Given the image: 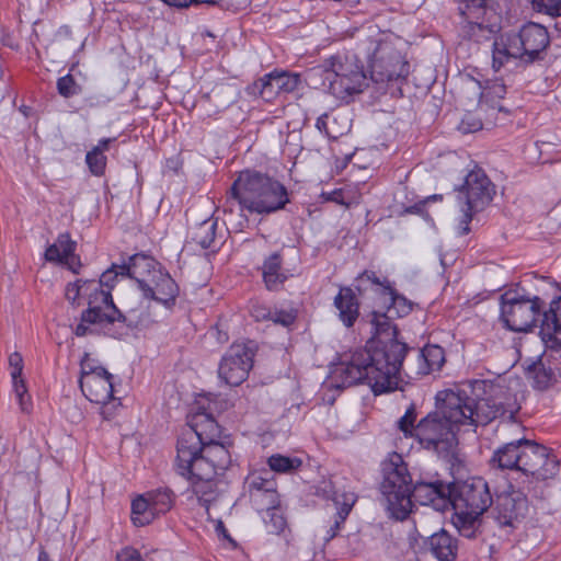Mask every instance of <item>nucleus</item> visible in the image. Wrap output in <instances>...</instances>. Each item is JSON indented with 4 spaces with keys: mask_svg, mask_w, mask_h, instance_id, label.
I'll return each instance as SVG.
<instances>
[{
    "mask_svg": "<svg viewBox=\"0 0 561 561\" xmlns=\"http://www.w3.org/2000/svg\"><path fill=\"white\" fill-rule=\"evenodd\" d=\"M369 323L373 336L363 348L345 355L331 370V387L345 389L367 385L375 396L396 391L399 388L403 360L411 350L399 340V330L393 316L371 311Z\"/></svg>",
    "mask_w": 561,
    "mask_h": 561,
    "instance_id": "obj_1",
    "label": "nucleus"
},
{
    "mask_svg": "<svg viewBox=\"0 0 561 561\" xmlns=\"http://www.w3.org/2000/svg\"><path fill=\"white\" fill-rule=\"evenodd\" d=\"M289 202L288 190L283 183L266 173L245 169L238 173L227 191L222 211L232 215L233 207L238 206L240 216L247 220V213L268 216L285 209Z\"/></svg>",
    "mask_w": 561,
    "mask_h": 561,
    "instance_id": "obj_2",
    "label": "nucleus"
},
{
    "mask_svg": "<svg viewBox=\"0 0 561 561\" xmlns=\"http://www.w3.org/2000/svg\"><path fill=\"white\" fill-rule=\"evenodd\" d=\"M95 279H78L66 287V298L75 305L80 296L87 297L88 308L82 311L80 319L92 325H99L103 333L113 339H124L129 332L138 329L142 321L135 318L133 311L123 313L114 304L108 290H99Z\"/></svg>",
    "mask_w": 561,
    "mask_h": 561,
    "instance_id": "obj_3",
    "label": "nucleus"
},
{
    "mask_svg": "<svg viewBox=\"0 0 561 561\" xmlns=\"http://www.w3.org/2000/svg\"><path fill=\"white\" fill-rule=\"evenodd\" d=\"M314 88H321L339 99L360 93L367 87V75L353 51L336 53L307 71Z\"/></svg>",
    "mask_w": 561,
    "mask_h": 561,
    "instance_id": "obj_4",
    "label": "nucleus"
},
{
    "mask_svg": "<svg viewBox=\"0 0 561 561\" xmlns=\"http://www.w3.org/2000/svg\"><path fill=\"white\" fill-rule=\"evenodd\" d=\"M483 388V380H471L459 387L439 391L435 397L436 410L453 427L486 425L496 417V411L477 393Z\"/></svg>",
    "mask_w": 561,
    "mask_h": 561,
    "instance_id": "obj_5",
    "label": "nucleus"
},
{
    "mask_svg": "<svg viewBox=\"0 0 561 561\" xmlns=\"http://www.w3.org/2000/svg\"><path fill=\"white\" fill-rule=\"evenodd\" d=\"M550 45L548 30L535 22H527L517 33L506 32L492 43V69L497 72L512 59L525 65L543 60Z\"/></svg>",
    "mask_w": 561,
    "mask_h": 561,
    "instance_id": "obj_6",
    "label": "nucleus"
},
{
    "mask_svg": "<svg viewBox=\"0 0 561 561\" xmlns=\"http://www.w3.org/2000/svg\"><path fill=\"white\" fill-rule=\"evenodd\" d=\"M380 472V501L390 517L397 520L407 519L413 510L411 491L414 481L408 463L400 454L393 451L381 461Z\"/></svg>",
    "mask_w": 561,
    "mask_h": 561,
    "instance_id": "obj_7",
    "label": "nucleus"
},
{
    "mask_svg": "<svg viewBox=\"0 0 561 561\" xmlns=\"http://www.w3.org/2000/svg\"><path fill=\"white\" fill-rule=\"evenodd\" d=\"M501 320L513 332H528L541 327L546 302L539 296L530 295L523 287L511 288L500 296Z\"/></svg>",
    "mask_w": 561,
    "mask_h": 561,
    "instance_id": "obj_8",
    "label": "nucleus"
},
{
    "mask_svg": "<svg viewBox=\"0 0 561 561\" xmlns=\"http://www.w3.org/2000/svg\"><path fill=\"white\" fill-rule=\"evenodd\" d=\"M370 46L373 50L368 54V68L371 81H405L410 73V64L401 50V39L393 34L383 33L378 39H371Z\"/></svg>",
    "mask_w": 561,
    "mask_h": 561,
    "instance_id": "obj_9",
    "label": "nucleus"
},
{
    "mask_svg": "<svg viewBox=\"0 0 561 561\" xmlns=\"http://www.w3.org/2000/svg\"><path fill=\"white\" fill-rule=\"evenodd\" d=\"M414 439L423 449L443 458L453 456L458 444L454 427L437 410L427 413L417 422Z\"/></svg>",
    "mask_w": 561,
    "mask_h": 561,
    "instance_id": "obj_10",
    "label": "nucleus"
},
{
    "mask_svg": "<svg viewBox=\"0 0 561 561\" xmlns=\"http://www.w3.org/2000/svg\"><path fill=\"white\" fill-rule=\"evenodd\" d=\"M194 435L190 434L186 438H179L176 445L175 470L178 473L191 472L192 466L206 462L216 474L225 471L231 463V456L228 448L218 442L207 444L205 446L190 447L183 444L191 443Z\"/></svg>",
    "mask_w": 561,
    "mask_h": 561,
    "instance_id": "obj_11",
    "label": "nucleus"
},
{
    "mask_svg": "<svg viewBox=\"0 0 561 561\" xmlns=\"http://www.w3.org/2000/svg\"><path fill=\"white\" fill-rule=\"evenodd\" d=\"M257 350L259 345L253 340L232 343L219 363V378L231 387L241 385L249 377Z\"/></svg>",
    "mask_w": 561,
    "mask_h": 561,
    "instance_id": "obj_12",
    "label": "nucleus"
},
{
    "mask_svg": "<svg viewBox=\"0 0 561 561\" xmlns=\"http://www.w3.org/2000/svg\"><path fill=\"white\" fill-rule=\"evenodd\" d=\"M455 481H445L437 472H421L413 481L411 491L412 505H432L436 511L449 508Z\"/></svg>",
    "mask_w": 561,
    "mask_h": 561,
    "instance_id": "obj_13",
    "label": "nucleus"
},
{
    "mask_svg": "<svg viewBox=\"0 0 561 561\" xmlns=\"http://www.w3.org/2000/svg\"><path fill=\"white\" fill-rule=\"evenodd\" d=\"M520 466L518 471L536 480H547L557 476L560 461L546 446L522 437Z\"/></svg>",
    "mask_w": 561,
    "mask_h": 561,
    "instance_id": "obj_14",
    "label": "nucleus"
},
{
    "mask_svg": "<svg viewBox=\"0 0 561 561\" xmlns=\"http://www.w3.org/2000/svg\"><path fill=\"white\" fill-rule=\"evenodd\" d=\"M493 504V495L488 482L481 477H472L454 483L449 508L484 514Z\"/></svg>",
    "mask_w": 561,
    "mask_h": 561,
    "instance_id": "obj_15",
    "label": "nucleus"
},
{
    "mask_svg": "<svg viewBox=\"0 0 561 561\" xmlns=\"http://www.w3.org/2000/svg\"><path fill=\"white\" fill-rule=\"evenodd\" d=\"M493 518L502 528L515 529L526 518L529 505L527 496L510 486L493 499Z\"/></svg>",
    "mask_w": 561,
    "mask_h": 561,
    "instance_id": "obj_16",
    "label": "nucleus"
},
{
    "mask_svg": "<svg viewBox=\"0 0 561 561\" xmlns=\"http://www.w3.org/2000/svg\"><path fill=\"white\" fill-rule=\"evenodd\" d=\"M459 193L465 196V206L473 211H482L495 195V185L484 170L474 165L465 176Z\"/></svg>",
    "mask_w": 561,
    "mask_h": 561,
    "instance_id": "obj_17",
    "label": "nucleus"
},
{
    "mask_svg": "<svg viewBox=\"0 0 561 561\" xmlns=\"http://www.w3.org/2000/svg\"><path fill=\"white\" fill-rule=\"evenodd\" d=\"M157 265L158 262L156 261L154 267L145 271V273L152 272L151 282L154 286L149 285L144 276H138L137 285L145 298L154 300L170 309L175 305L180 288L168 272L161 268L156 270Z\"/></svg>",
    "mask_w": 561,
    "mask_h": 561,
    "instance_id": "obj_18",
    "label": "nucleus"
},
{
    "mask_svg": "<svg viewBox=\"0 0 561 561\" xmlns=\"http://www.w3.org/2000/svg\"><path fill=\"white\" fill-rule=\"evenodd\" d=\"M154 265L156 261L142 253L131 255L128 262L122 264L113 263L110 268L102 273L100 279L96 280V284H100V288L95 291L108 290L111 294V289L114 287L118 276H127L137 282L138 276H144L145 271H150Z\"/></svg>",
    "mask_w": 561,
    "mask_h": 561,
    "instance_id": "obj_19",
    "label": "nucleus"
},
{
    "mask_svg": "<svg viewBox=\"0 0 561 561\" xmlns=\"http://www.w3.org/2000/svg\"><path fill=\"white\" fill-rule=\"evenodd\" d=\"M245 485L250 502L257 512H264L279 505V495L273 478L251 473L245 479Z\"/></svg>",
    "mask_w": 561,
    "mask_h": 561,
    "instance_id": "obj_20",
    "label": "nucleus"
},
{
    "mask_svg": "<svg viewBox=\"0 0 561 561\" xmlns=\"http://www.w3.org/2000/svg\"><path fill=\"white\" fill-rule=\"evenodd\" d=\"M188 470L191 472L179 474L188 480L192 492L201 505L208 507L217 496L218 489L215 479L217 474L206 462L197 463L196 467L192 466V469Z\"/></svg>",
    "mask_w": 561,
    "mask_h": 561,
    "instance_id": "obj_21",
    "label": "nucleus"
},
{
    "mask_svg": "<svg viewBox=\"0 0 561 561\" xmlns=\"http://www.w3.org/2000/svg\"><path fill=\"white\" fill-rule=\"evenodd\" d=\"M445 350L436 344H427L417 352L414 362L402 365L401 370L409 378H419L439 371L445 364Z\"/></svg>",
    "mask_w": 561,
    "mask_h": 561,
    "instance_id": "obj_22",
    "label": "nucleus"
},
{
    "mask_svg": "<svg viewBox=\"0 0 561 561\" xmlns=\"http://www.w3.org/2000/svg\"><path fill=\"white\" fill-rule=\"evenodd\" d=\"M323 496L332 500L336 506V513L334 515V520L332 525L327 529L325 536L323 537L324 543L330 542L333 538H335L344 525L347 516L350 515L355 502L356 495L352 492H344L339 494L332 483L324 484L323 488L320 489Z\"/></svg>",
    "mask_w": 561,
    "mask_h": 561,
    "instance_id": "obj_23",
    "label": "nucleus"
},
{
    "mask_svg": "<svg viewBox=\"0 0 561 561\" xmlns=\"http://www.w3.org/2000/svg\"><path fill=\"white\" fill-rule=\"evenodd\" d=\"M190 434L194 435L191 443L185 445L193 450V447L205 446L218 442L221 437V427L217 421L207 413H197L190 423V430L184 432L180 438H186Z\"/></svg>",
    "mask_w": 561,
    "mask_h": 561,
    "instance_id": "obj_24",
    "label": "nucleus"
},
{
    "mask_svg": "<svg viewBox=\"0 0 561 561\" xmlns=\"http://www.w3.org/2000/svg\"><path fill=\"white\" fill-rule=\"evenodd\" d=\"M502 31L501 16L491 14V19L481 21H460L459 36L476 44H482L500 37Z\"/></svg>",
    "mask_w": 561,
    "mask_h": 561,
    "instance_id": "obj_25",
    "label": "nucleus"
},
{
    "mask_svg": "<svg viewBox=\"0 0 561 561\" xmlns=\"http://www.w3.org/2000/svg\"><path fill=\"white\" fill-rule=\"evenodd\" d=\"M257 270L261 272L262 282L268 291L282 290L285 283L294 276L289 270L284 267L282 251H274L264 256Z\"/></svg>",
    "mask_w": 561,
    "mask_h": 561,
    "instance_id": "obj_26",
    "label": "nucleus"
},
{
    "mask_svg": "<svg viewBox=\"0 0 561 561\" xmlns=\"http://www.w3.org/2000/svg\"><path fill=\"white\" fill-rule=\"evenodd\" d=\"M358 296L357 291L351 286L341 285L333 299L336 317L347 329L353 328L360 316Z\"/></svg>",
    "mask_w": 561,
    "mask_h": 561,
    "instance_id": "obj_27",
    "label": "nucleus"
},
{
    "mask_svg": "<svg viewBox=\"0 0 561 561\" xmlns=\"http://www.w3.org/2000/svg\"><path fill=\"white\" fill-rule=\"evenodd\" d=\"M79 386L84 397L93 403L104 404L106 401L115 400L113 375L108 371L79 379Z\"/></svg>",
    "mask_w": 561,
    "mask_h": 561,
    "instance_id": "obj_28",
    "label": "nucleus"
},
{
    "mask_svg": "<svg viewBox=\"0 0 561 561\" xmlns=\"http://www.w3.org/2000/svg\"><path fill=\"white\" fill-rule=\"evenodd\" d=\"M423 548L438 561H456L458 556V540L445 529L427 537Z\"/></svg>",
    "mask_w": 561,
    "mask_h": 561,
    "instance_id": "obj_29",
    "label": "nucleus"
},
{
    "mask_svg": "<svg viewBox=\"0 0 561 561\" xmlns=\"http://www.w3.org/2000/svg\"><path fill=\"white\" fill-rule=\"evenodd\" d=\"M541 337L550 348H561V296L549 304L543 313Z\"/></svg>",
    "mask_w": 561,
    "mask_h": 561,
    "instance_id": "obj_30",
    "label": "nucleus"
},
{
    "mask_svg": "<svg viewBox=\"0 0 561 561\" xmlns=\"http://www.w3.org/2000/svg\"><path fill=\"white\" fill-rule=\"evenodd\" d=\"M526 375L533 379V387L538 390H546L557 382L558 368L546 357H538L526 367Z\"/></svg>",
    "mask_w": 561,
    "mask_h": 561,
    "instance_id": "obj_31",
    "label": "nucleus"
},
{
    "mask_svg": "<svg viewBox=\"0 0 561 561\" xmlns=\"http://www.w3.org/2000/svg\"><path fill=\"white\" fill-rule=\"evenodd\" d=\"M522 438L503 444L494 450L490 465L501 470H518L520 466Z\"/></svg>",
    "mask_w": 561,
    "mask_h": 561,
    "instance_id": "obj_32",
    "label": "nucleus"
},
{
    "mask_svg": "<svg viewBox=\"0 0 561 561\" xmlns=\"http://www.w3.org/2000/svg\"><path fill=\"white\" fill-rule=\"evenodd\" d=\"M77 248V243L71 240L70 234L68 232L60 233L57 237L55 243L47 247L45 251V260L51 263H69V260L73 262L75 260L80 265V260L78 256H75V251Z\"/></svg>",
    "mask_w": 561,
    "mask_h": 561,
    "instance_id": "obj_33",
    "label": "nucleus"
},
{
    "mask_svg": "<svg viewBox=\"0 0 561 561\" xmlns=\"http://www.w3.org/2000/svg\"><path fill=\"white\" fill-rule=\"evenodd\" d=\"M453 523L458 529L460 536L468 539H476L482 531V514L477 512H465L463 510H454Z\"/></svg>",
    "mask_w": 561,
    "mask_h": 561,
    "instance_id": "obj_34",
    "label": "nucleus"
},
{
    "mask_svg": "<svg viewBox=\"0 0 561 561\" xmlns=\"http://www.w3.org/2000/svg\"><path fill=\"white\" fill-rule=\"evenodd\" d=\"M392 284L387 277L381 278L377 276L376 272L369 270L360 273L354 283V289L358 295H364L368 289H374L376 294L386 296Z\"/></svg>",
    "mask_w": 561,
    "mask_h": 561,
    "instance_id": "obj_35",
    "label": "nucleus"
},
{
    "mask_svg": "<svg viewBox=\"0 0 561 561\" xmlns=\"http://www.w3.org/2000/svg\"><path fill=\"white\" fill-rule=\"evenodd\" d=\"M460 21H481L491 19V14H496L488 8V0H461L458 7Z\"/></svg>",
    "mask_w": 561,
    "mask_h": 561,
    "instance_id": "obj_36",
    "label": "nucleus"
},
{
    "mask_svg": "<svg viewBox=\"0 0 561 561\" xmlns=\"http://www.w3.org/2000/svg\"><path fill=\"white\" fill-rule=\"evenodd\" d=\"M248 92L249 94L262 98L266 102L273 101L280 94L274 72L266 73L259 80L254 81L248 88Z\"/></svg>",
    "mask_w": 561,
    "mask_h": 561,
    "instance_id": "obj_37",
    "label": "nucleus"
},
{
    "mask_svg": "<svg viewBox=\"0 0 561 561\" xmlns=\"http://www.w3.org/2000/svg\"><path fill=\"white\" fill-rule=\"evenodd\" d=\"M146 493L156 517L168 513L173 507L176 497L169 488H159Z\"/></svg>",
    "mask_w": 561,
    "mask_h": 561,
    "instance_id": "obj_38",
    "label": "nucleus"
},
{
    "mask_svg": "<svg viewBox=\"0 0 561 561\" xmlns=\"http://www.w3.org/2000/svg\"><path fill=\"white\" fill-rule=\"evenodd\" d=\"M217 227V220L214 218L202 221L193 229L192 241L202 249H210L215 244Z\"/></svg>",
    "mask_w": 561,
    "mask_h": 561,
    "instance_id": "obj_39",
    "label": "nucleus"
},
{
    "mask_svg": "<svg viewBox=\"0 0 561 561\" xmlns=\"http://www.w3.org/2000/svg\"><path fill=\"white\" fill-rule=\"evenodd\" d=\"M130 518L133 524L137 527L149 525L156 518L147 493L137 496L131 502Z\"/></svg>",
    "mask_w": 561,
    "mask_h": 561,
    "instance_id": "obj_40",
    "label": "nucleus"
},
{
    "mask_svg": "<svg viewBox=\"0 0 561 561\" xmlns=\"http://www.w3.org/2000/svg\"><path fill=\"white\" fill-rule=\"evenodd\" d=\"M386 296L389 297V304L386 311L391 316L402 318L413 310V302L405 296L399 294L393 286H391L390 290L386 293Z\"/></svg>",
    "mask_w": 561,
    "mask_h": 561,
    "instance_id": "obj_41",
    "label": "nucleus"
},
{
    "mask_svg": "<svg viewBox=\"0 0 561 561\" xmlns=\"http://www.w3.org/2000/svg\"><path fill=\"white\" fill-rule=\"evenodd\" d=\"M267 465L274 472L293 473L301 467L302 460L298 457L275 454L268 457Z\"/></svg>",
    "mask_w": 561,
    "mask_h": 561,
    "instance_id": "obj_42",
    "label": "nucleus"
},
{
    "mask_svg": "<svg viewBox=\"0 0 561 561\" xmlns=\"http://www.w3.org/2000/svg\"><path fill=\"white\" fill-rule=\"evenodd\" d=\"M266 515L263 517L266 529L271 534L282 535L287 529V522L284 517L282 510L278 506L275 508L266 510Z\"/></svg>",
    "mask_w": 561,
    "mask_h": 561,
    "instance_id": "obj_43",
    "label": "nucleus"
},
{
    "mask_svg": "<svg viewBox=\"0 0 561 561\" xmlns=\"http://www.w3.org/2000/svg\"><path fill=\"white\" fill-rule=\"evenodd\" d=\"M417 411L415 404L411 403L404 414L397 421V427L404 437L414 438L416 433Z\"/></svg>",
    "mask_w": 561,
    "mask_h": 561,
    "instance_id": "obj_44",
    "label": "nucleus"
},
{
    "mask_svg": "<svg viewBox=\"0 0 561 561\" xmlns=\"http://www.w3.org/2000/svg\"><path fill=\"white\" fill-rule=\"evenodd\" d=\"M279 93H290L298 89L300 84V76L288 71H273Z\"/></svg>",
    "mask_w": 561,
    "mask_h": 561,
    "instance_id": "obj_45",
    "label": "nucleus"
},
{
    "mask_svg": "<svg viewBox=\"0 0 561 561\" xmlns=\"http://www.w3.org/2000/svg\"><path fill=\"white\" fill-rule=\"evenodd\" d=\"M530 8L536 13L561 16V0H530Z\"/></svg>",
    "mask_w": 561,
    "mask_h": 561,
    "instance_id": "obj_46",
    "label": "nucleus"
},
{
    "mask_svg": "<svg viewBox=\"0 0 561 561\" xmlns=\"http://www.w3.org/2000/svg\"><path fill=\"white\" fill-rule=\"evenodd\" d=\"M59 95L65 99L78 95L81 92V87L78 84L72 75L67 73L64 77L57 79L56 83Z\"/></svg>",
    "mask_w": 561,
    "mask_h": 561,
    "instance_id": "obj_47",
    "label": "nucleus"
},
{
    "mask_svg": "<svg viewBox=\"0 0 561 561\" xmlns=\"http://www.w3.org/2000/svg\"><path fill=\"white\" fill-rule=\"evenodd\" d=\"M106 157L100 152L99 149L90 150L85 156V162L91 173L95 176H101L105 172Z\"/></svg>",
    "mask_w": 561,
    "mask_h": 561,
    "instance_id": "obj_48",
    "label": "nucleus"
},
{
    "mask_svg": "<svg viewBox=\"0 0 561 561\" xmlns=\"http://www.w3.org/2000/svg\"><path fill=\"white\" fill-rule=\"evenodd\" d=\"M104 375L107 374V370L100 365H96L95 360L90 358L89 353H84L80 360V378L85 379L90 375Z\"/></svg>",
    "mask_w": 561,
    "mask_h": 561,
    "instance_id": "obj_49",
    "label": "nucleus"
},
{
    "mask_svg": "<svg viewBox=\"0 0 561 561\" xmlns=\"http://www.w3.org/2000/svg\"><path fill=\"white\" fill-rule=\"evenodd\" d=\"M12 383L22 411H27L30 404V397L27 396V388L24 379L22 378V376L18 377L15 379H12Z\"/></svg>",
    "mask_w": 561,
    "mask_h": 561,
    "instance_id": "obj_50",
    "label": "nucleus"
},
{
    "mask_svg": "<svg viewBox=\"0 0 561 561\" xmlns=\"http://www.w3.org/2000/svg\"><path fill=\"white\" fill-rule=\"evenodd\" d=\"M330 118L331 115L329 113L320 115L317 119L316 127L320 133H323L328 137L336 138L337 136L342 135L343 131L334 129L332 126H330Z\"/></svg>",
    "mask_w": 561,
    "mask_h": 561,
    "instance_id": "obj_51",
    "label": "nucleus"
},
{
    "mask_svg": "<svg viewBox=\"0 0 561 561\" xmlns=\"http://www.w3.org/2000/svg\"><path fill=\"white\" fill-rule=\"evenodd\" d=\"M484 90L485 94L492 99H503L506 94V85L502 79L488 81Z\"/></svg>",
    "mask_w": 561,
    "mask_h": 561,
    "instance_id": "obj_52",
    "label": "nucleus"
},
{
    "mask_svg": "<svg viewBox=\"0 0 561 561\" xmlns=\"http://www.w3.org/2000/svg\"><path fill=\"white\" fill-rule=\"evenodd\" d=\"M296 320V314L294 311L288 310H274L272 311V318L271 321H273L275 324L283 325L285 328L290 327Z\"/></svg>",
    "mask_w": 561,
    "mask_h": 561,
    "instance_id": "obj_53",
    "label": "nucleus"
},
{
    "mask_svg": "<svg viewBox=\"0 0 561 561\" xmlns=\"http://www.w3.org/2000/svg\"><path fill=\"white\" fill-rule=\"evenodd\" d=\"M115 561H145V559L136 548L126 546L116 552Z\"/></svg>",
    "mask_w": 561,
    "mask_h": 561,
    "instance_id": "obj_54",
    "label": "nucleus"
},
{
    "mask_svg": "<svg viewBox=\"0 0 561 561\" xmlns=\"http://www.w3.org/2000/svg\"><path fill=\"white\" fill-rule=\"evenodd\" d=\"M461 211L462 215L459 221L458 229L460 236H466L470 232V222L472 221L474 214H477L478 211H473V209H469L467 207H462Z\"/></svg>",
    "mask_w": 561,
    "mask_h": 561,
    "instance_id": "obj_55",
    "label": "nucleus"
},
{
    "mask_svg": "<svg viewBox=\"0 0 561 561\" xmlns=\"http://www.w3.org/2000/svg\"><path fill=\"white\" fill-rule=\"evenodd\" d=\"M9 365L11 368V378L15 379L22 376L23 371V357L19 352H14L9 356Z\"/></svg>",
    "mask_w": 561,
    "mask_h": 561,
    "instance_id": "obj_56",
    "label": "nucleus"
},
{
    "mask_svg": "<svg viewBox=\"0 0 561 561\" xmlns=\"http://www.w3.org/2000/svg\"><path fill=\"white\" fill-rule=\"evenodd\" d=\"M250 313L255 321H266L272 318V310L265 305L259 302L251 306Z\"/></svg>",
    "mask_w": 561,
    "mask_h": 561,
    "instance_id": "obj_57",
    "label": "nucleus"
},
{
    "mask_svg": "<svg viewBox=\"0 0 561 561\" xmlns=\"http://www.w3.org/2000/svg\"><path fill=\"white\" fill-rule=\"evenodd\" d=\"M115 402L116 399L106 401V403L101 404L100 414L102 415L103 420L110 421L114 417L116 408L121 405V402Z\"/></svg>",
    "mask_w": 561,
    "mask_h": 561,
    "instance_id": "obj_58",
    "label": "nucleus"
},
{
    "mask_svg": "<svg viewBox=\"0 0 561 561\" xmlns=\"http://www.w3.org/2000/svg\"><path fill=\"white\" fill-rule=\"evenodd\" d=\"M481 128H482V123H481V121H478V119H473L471 123L463 119V121H461V123L459 125V129L463 134L474 133L477 130H480Z\"/></svg>",
    "mask_w": 561,
    "mask_h": 561,
    "instance_id": "obj_59",
    "label": "nucleus"
},
{
    "mask_svg": "<svg viewBox=\"0 0 561 561\" xmlns=\"http://www.w3.org/2000/svg\"><path fill=\"white\" fill-rule=\"evenodd\" d=\"M214 330H215V333H216V340L219 343L222 344V343H227L229 341L228 332L222 330L219 324H216Z\"/></svg>",
    "mask_w": 561,
    "mask_h": 561,
    "instance_id": "obj_60",
    "label": "nucleus"
},
{
    "mask_svg": "<svg viewBox=\"0 0 561 561\" xmlns=\"http://www.w3.org/2000/svg\"><path fill=\"white\" fill-rule=\"evenodd\" d=\"M163 3L175 8H188L192 5V0H161Z\"/></svg>",
    "mask_w": 561,
    "mask_h": 561,
    "instance_id": "obj_61",
    "label": "nucleus"
},
{
    "mask_svg": "<svg viewBox=\"0 0 561 561\" xmlns=\"http://www.w3.org/2000/svg\"><path fill=\"white\" fill-rule=\"evenodd\" d=\"M87 324H90V323L83 322L81 320V322L75 329V334L77 336H85L87 334L91 333V330L89 329V327Z\"/></svg>",
    "mask_w": 561,
    "mask_h": 561,
    "instance_id": "obj_62",
    "label": "nucleus"
},
{
    "mask_svg": "<svg viewBox=\"0 0 561 561\" xmlns=\"http://www.w3.org/2000/svg\"><path fill=\"white\" fill-rule=\"evenodd\" d=\"M327 197L325 199L327 201H331V202H334V203H337V204H343V201H342V191L341 190H334L332 191L331 193H328V194H324Z\"/></svg>",
    "mask_w": 561,
    "mask_h": 561,
    "instance_id": "obj_63",
    "label": "nucleus"
},
{
    "mask_svg": "<svg viewBox=\"0 0 561 561\" xmlns=\"http://www.w3.org/2000/svg\"><path fill=\"white\" fill-rule=\"evenodd\" d=\"M116 138H102L99 140L98 146H95L93 149H99L100 152L104 153L110 147V145L115 141Z\"/></svg>",
    "mask_w": 561,
    "mask_h": 561,
    "instance_id": "obj_64",
    "label": "nucleus"
}]
</instances>
